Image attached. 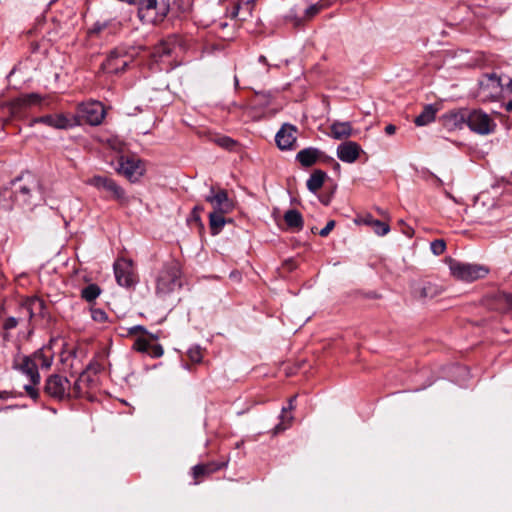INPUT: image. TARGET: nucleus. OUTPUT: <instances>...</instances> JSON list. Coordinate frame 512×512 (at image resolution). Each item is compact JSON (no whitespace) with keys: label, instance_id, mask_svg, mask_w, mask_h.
Returning a JSON list of instances; mask_svg holds the SVG:
<instances>
[{"label":"nucleus","instance_id":"f257e3e1","mask_svg":"<svg viewBox=\"0 0 512 512\" xmlns=\"http://www.w3.org/2000/svg\"><path fill=\"white\" fill-rule=\"evenodd\" d=\"M447 263L451 275L459 281L473 282L486 277L489 273V268L481 264L464 263L451 258Z\"/></svg>","mask_w":512,"mask_h":512},{"label":"nucleus","instance_id":"603ef678","mask_svg":"<svg viewBox=\"0 0 512 512\" xmlns=\"http://www.w3.org/2000/svg\"><path fill=\"white\" fill-rule=\"evenodd\" d=\"M506 110H507L508 112H512V101H510V102H508V103L506 104Z\"/></svg>","mask_w":512,"mask_h":512},{"label":"nucleus","instance_id":"39448f33","mask_svg":"<svg viewBox=\"0 0 512 512\" xmlns=\"http://www.w3.org/2000/svg\"><path fill=\"white\" fill-rule=\"evenodd\" d=\"M87 184L97 188L98 190H104L109 194L111 199L116 200L121 204L128 203V198L124 189L109 177L95 175L87 180Z\"/></svg>","mask_w":512,"mask_h":512},{"label":"nucleus","instance_id":"a211bd4d","mask_svg":"<svg viewBox=\"0 0 512 512\" xmlns=\"http://www.w3.org/2000/svg\"><path fill=\"white\" fill-rule=\"evenodd\" d=\"M480 90L486 97H495L501 92L500 78L496 74L485 75L480 81Z\"/></svg>","mask_w":512,"mask_h":512},{"label":"nucleus","instance_id":"9d476101","mask_svg":"<svg viewBox=\"0 0 512 512\" xmlns=\"http://www.w3.org/2000/svg\"><path fill=\"white\" fill-rule=\"evenodd\" d=\"M114 272L117 283L124 287H130L137 282V275L133 262L129 259H119L114 264Z\"/></svg>","mask_w":512,"mask_h":512},{"label":"nucleus","instance_id":"4c0bfd02","mask_svg":"<svg viewBox=\"0 0 512 512\" xmlns=\"http://www.w3.org/2000/svg\"><path fill=\"white\" fill-rule=\"evenodd\" d=\"M151 343L142 337L135 340L133 348L138 352L148 353Z\"/></svg>","mask_w":512,"mask_h":512},{"label":"nucleus","instance_id":"473e14b6","mask_svg":"<svg viewBox=\"0 0 512 512\" xmlns=\"http://www.w3.org/2000/svg\"><path fill=\"white\" fill-rule=\"evenodd\" d=\"M101 293V289L96 284H90L81 291V297L87 302L94 301Z\"/></svg>","mask_w":512,"mask_h":512},{"label":"nucleus","instance_id":"4468645a","mask_svg":"<svg viewBox=\"0 0 512 512\" xmlns=\"http://www.w3.org/2000/svg\"><path fill=\"white\" fill-rule=\"evenodd\" d=\"M44 309V301L38 297H32L22 302L19 312L28 320H32L34 317L43 316Z\"/></svg>","mask_w":512,"mask_h":512},{"label":"nucleus","instance_id":"f3484780","mask_svg":"<svg viewBox=\"0 0 512 512\" xmlns=\"http://www.w3.org/2000/svg\"><path fill=\"white\" fill-rule=\"evenodd\" d=\"M226 465V462H209L195 465L192 468V475L195 480V484L200 483L201 479L210 476L211 474L220 470Z\"/></svg>","mask_w":512,"mask_h":512},{"label":"nucleus","instance_id":"9b49d317","mask_svg":"<svg viewBox=\"0 0 512 512\" xmlns=\"http://www.w3.org/2000/svg\"><path fill=\"white\" fill-rule=\"evenodd\" d=\"M119 166L117 172L129 181H137L144 173L142 162L136 157H123L119 158Z\"/></svg>","mask_w":512,"mask_h":512},{"label":"nucleus","instance_id":"3c124183","mask_svg":"<svg viewBox=\"0 0 512 512\" xmlns=\"http://www.w3.org/2000/svg\"><path fill=\"white\" fill-rule=\"evenodd\" d=\"M295 398H296V396H293V397H291V398H290V400H289V405H288V407L286 408V409H287V411H292V410L295 408V406H294Z\"/></svg>","mask_w":512,"mask_h":512},{"label":"nucleus","instance_id":"a18cd8bd","mask_svg":"<svg viewBox=\"0 0 512 512\" xmlns=\"http://www.w3.org/2000/svg\"><path fill=\"white\" fill-rule=\"evenodd\" d=\"M11 196L12 192L9 190H5L0 194V209L8 211L12 208V205L10 203H2V200H5L6 198H11Z\"/></svg>","mask_w":512,"mask_h":512},{"label":"nucleus","instance_id":"5fc2aeb1","mask_svg":"<svg viewBox=\"0 0 512 512\" xmlns=\"http://www.w3.org/2000/svg\"><path fill=\"white\" fill-rule=\"evenodd\" d=\"M508 89L510 92H512V78L510 79V81L508 83Z\"/></svg>","mask_w":512,"mask_h":512},{"label":"nucleus","instance_id":"f8f14e48","mask_svg":"<svg viewBox=\"0 0 512 512\" xmlns=\"http://www.w3.org/2000/svg\"><path fill=\"white\" fill-rule=\"evenodd\" d=\"M205 200L212 206V212L228 214L234 208L233 201L228 197L224 189L211 187L210 194L205 197Z\"/></svg>","mask_w":512,"mask_h":512},{"label":"nucleus","instance_id":"a19ab883","mask_svg":"<svg viewBox=\"0 0 512 512\" xmlns=\"http://www.w3.org/2000/svg\"><path fill=\"white\" fill-rule=\"evenodd\" d=\"M325 7V4L322 2L316 3L308 7L305 11V15L307 18H312L316 14H318L323 8Z\"/></svg>","mask_w":512,"mask_h":512},{"label":"nucleus","instance_id":"c9c22d12","mask_svg":"<svg viewBox=\"0 0 512 512\" xmlns=\"http://www.w3.org/2000/svg\"><path fill=\"white\" fill-rule=\"evenodd\" d=\"M213 141L219 145L220 147H223L225 149H232L236 142L231 139L230 137H227V136H217L215 138H213Z\"/></svg>","mask_w":512,"mask_h":512},{"label":"nucleus","instance_id":"6e6552de","mask_svg":"<svg viewBox=\"0 0 512 512\" xmlns=\"http://www.w3.org/2000/svg\"><path fill=\"white\" fill-rule=\"evenodd\" d=\"M132 60V55L128 54L125 50L115 49L108 55L101 68L106 73L119 74L125 71Z\"/></svg>","mask_w":512,"mask_h":512},{"label":"nucleus","instance_id":"dca6fc26","mask_svg":"<svg viewBox=\"0 0 512 512\" xmlns=\"http://www.w3.org/2000/svg\"><path fill=\"white\" fill-rule=\"evenodd\" d=\"M41 102L42 98L39 94H25L10 102V110L11 113L15 115L18 114L22 109L40 105Z\"/></svg>","mask_w":512,"mask_h":512},{"label":"nucleus","instance_id":"a878e982","mask_svg":"<svg viewBox=\"0 0 512 512\" xmlns=\"http://www.w3.org/2000/svg\"><path fill=\"white\" fill-rule=\"evenodd\" d=\"M284 221L288 228L293 231H300L304 225L301 213L295 209H290L285 212Z\"/></svg>","mask_w":512,"mask_h":512},{"label":"nucleus","instance_id":"72a5a7b5","mask_svg":"<svg viewBox=\"0 0 512 512\" xmlns=\"http://www.w3.org/2000/svg\"><path fill=\"white\" fill-rule=\"evenodd\" d=\"M32 358L35 362V364L38 366H41L42 368L48 369L52 364V358L49 356H46L43 352V350H38L35 353H33Z\"/></svg>","mask_w":512,"mask_h":512},{"label":"nucleus","instance_id":"4be33fe9","mask_svg":"<svg viewBox=\"0 0 512 512\" xmlns=\"http://www.w3.org/2000/svg\"><path fill=\"white\" fill-rule=\"evenodd\" d=\"M81 124L77 116L53 114V128L67 130Z\"/></svg>","mask_w":512,"mask_h":512},{"label":"nucleus","instance_id":"1a4fd4ad","mask_svg":"<svg viewBox=\"0 0 512 512\" xmlns=\"http://www.w3.org/2000/svg\"><path fill=\"white\" fill-rule=\"evenodd\" d=\"M44 391L50 397L58 400L72 396L69 380L60 375H51L46 380Z\"/></svg>","mask_w":512,"mask_h":512},{"label":"nucleus","instance_id":"49530a36","mask_svg":"<svg viewBox=\"0 0 512 512\" xmlns=\"http://www.w3.org/2000/svg\"><path fill=\"white\" fill-rule=\"evenodd\" d=\"M43 123L53 128V115H45L32 120V124Z\"/></svg>","mask_w":512,"mask_h":512},{"label":"nucleus","instance_id":"ea45409f","mask_svg":"<svg viewBox=\"0 0 512 512\" xmlns=\"http://www.w3.org/2000/svg\"><path fill=\"white\" fill-rule=\"evenodd\" d=\"M108 146L115 151L121 152L124 149L125 143L118 137H111L107 140Z\"/></svg>","mask_w":512,"mask_h":512},{"label":"nucleus","instance_id":"e433bc0d","mask_svg":"<svg viewBox=\"0 0 512 512\" xmlns=\"http://www.w3.org/2000/svg\"><path fill=\"white\" fill-rule=\"evenodd\" d=\"M187 356L192 363H200L203 358V353L200 347L195 346L187 351Z\"/></svg>","mask_w":512,"mask_h":512},{"label":"nucleus","instance_id":"6ab92c4d","mask_svg":"<svg viewBox=\"0 0 512 512\" xmlns=\"http://www.w3.org/2000/svg\"><path fill=\"white\" fill-rule=\"evenodd\" d=\"M468 110L450 111L443 116V124L448 129L462 128L467 124Z\"/></svg>","mask_w":512,"mask_h":512},{"label":"nucleus","instance_id":"864d4df0","mask_svg":"<svg viewBox=\"0 0 512 512\" xmlns=\"http://www.w3.org/2000/svg\"><path fill=\"white\" fill-rule=\"evenodd\" d=\"M202 210H203V208L196 206V207L193 209V213H194V214H196L197 212L202 211Z\"/></svg>","mask_w":512,"mask_h":512},{"label":"nucleus","instance_id":"2eb2a0df","mask_svg":"<svg viewBox=\"0 0 512 512\" xmlns=\"http://www.w3.org/2000/svg\"><path fill=\"white\" fill-rule=\"evenodd\" d=\"M361 146L353 141H346L337 148V157L345 163H354L361 153Z\"/></svg>","mask_w":512,"mask_h":512},{"label":"nucleus","instance_id":"393cba45","mask_svg":"<svg viewBox=\"0 0 512 512\" xmlns=\"http://www.w3.org/2000/svg\"><path fill=\"white\" fill-rule=\"evenodd\" d=\"M358 222L371 226L374 232L379 236H384L390 231V227L388 224L380 220L374 219L369 214L361 217Z\"/></svg>","mask_w":512,"mask_h":512},{"label":"nucleus","instance_id":"cd10ccee","mask_svg":"<svg viewBox=\"0 0 512 512\" xmlns=\"http://www.w3.org/2000/svg\"><path fill=\"white\" fill-rule=\"evenodd\" d=\"M326 176L324 171L315 170L307 180V188L313 193L317 192L322 187Z\"/></svg>","mask_w":512,"mask_h":512},{"label":"nucleus","instance_id":"37998d69","mask_svg":"<svg viewBox=\"0 0 512 512\" xmlns=\"http://www.w3.org/2000/svg\"><path fill=\"white\" fill-rule=\"evenodd\" d=\"M22 319V317L16 318V317H8L4 320L2 327L4 330L9 331L11 329H14L19 321Z\"/></svg>","mask_w":512,"mask_h":512},{"label":"nucleus","instance_id":"de8ad7c7","mask_svg":"<svg viewBox=\"0 0 512 512\" xmlns=\"http://www.w3.org/2000/svg\"><path fill=\"white\" fill-rule=\"evenodd\" d=\"M334 227H335V221L334 220L328 221L326 226L320 230L319 235L322 237L328 236V234L333 230Z\"/></svg>","mask_w":512,"mask_h":512},{"label":"nucleus","instance_id":"2f4dec72","mask_svg":"<svg viewBox=\"0 0 512 512\" xmlns=\"http://www.w3.org/2000/svg\"><path fill=\"white\" fill-rule=\"evenodd\" d=\"M256 0H239L231 11V16L233 18L238 17L240 10H244L246 14H250L252 11V6Z\"/></svg>","mask_w":512,"mask_h":512},{"label":"nucleus","instance_id":"79ce46f5","mask_svg":"<svg viewBox=\"0 0 512 512\" xmlns=\"http://www.w3.org/2000/svg\"><path fill=\"white\" fill-rule=\"evenodd\" d=\"M92 319L98 323H104L107 320V314L102 309L91 310Z\"/></svg>","mask_w":512,"mask_h":512},{"label":"nucleus","instance_id":"f03ea898","mask_svg":"<svg viewBox=\"0 0 512 512\" xmlns=\"http://www.w3.org/2000/svg\"><path fill=\"white\" fill-rule=\"evenodd\" d=\"M180 266L176 261L166 263L156 279V293L165 296L180 287Z\"/></svg>","mask_w":512,"mask_h":512},{"label":"nucleus","instance_id":"aec40b11","mask_svg":"<svg viewBox=\"0 0 512 512\" xmlns=\"http://www.w3.org/2000/svg\"><path fill=\"white\" fill-rule=\"evenodd\" d=\"M92 383L93 379L91 374L88 371L82 372L74 382L73 387H71L72 396L80 397L86 394Z\"/></svg>","mask_w":512,"mask_h":512},{"label":"nucleus","instance_id":"ddd939ff","mask_svg":"<svg viewBox=\"0 0 512 512\" xmlns=\"http://www.w3.org/2000/svg\"><path fill=\"white\" fill-rule=\"evenodd\" d=\"M297 133L296 126L284 123L275 135V142L281 150H294L297 147Z\"/></svg>","mask_w":512,"mask_h":512},{"label":"nucleus","instance_id":"58836bf2","mask_svg":"<svg viewBox=\"0 0 512 512\" xmlns=\"http://www.w3.org/2000/svg\"><path fill=\"white\" fill-rule=\"evenodd\" d=\"M419 293H420L421 297L425 298V297H434L435 295H437L438 291H437V287L428 283L420 289Z\"/></svg>","mask_w":512,"mask_h":512},{"label":"nucleus","instance_id":"b1692460","mask_svg":"<svg viewBox=\"0 0 512 512\" xmlns=\"http://www.w3.org/2000/svg\"><path fill=\"white\" fill-rule=\"evenodd\" d=\"M493 301L491 307L497 311L505 312L512 310V294L498 292L493 296Z\"/></svg>","mask_w":512,"mask_h":512},{"label":"nucleus","instance_id":"0eeeda50","mask_svg":"<svg viewBox=\"0 0 512 512\" xmlns=\"http://www.w3.org/2000/svg\"><path fill=\"white\" fill-rule=\"evenodd\" d=\"M105 115V108L98 101H90L78 105V119H82L92 126L100 125Z\"/></svg>","mask_w":512,"mask_h":512},{"label":"nucleus","instance_id":"423d86ee","mask_svg":"<svg viewBox=\"0 0 512 512\" xmlns=\"http://www.w3.org/2000/svg\"><path fill=\"white\" fill-rule=\"evenodd\" d=\"M467 125L475 133L488 135L496 128L495 121L482 110H468Z\"/></svg>","mask_w":512,"mask_h":512},{"label":"nucleus","instance_id":"5701e85b","mask_svg":"<svg viewBox=\"0 0 512 512\" xmlns=\"http://www.w3.org/2000/svg\"><path fill=\"white\" fill-rule=\"evenodd\" d=\"M320 154L321 152L316 148H305L297 153L296 159L302 166L310 167L316 163Z\"/></svg>","mask_w":512,"mask_h":512},{"label":"nucleus","instance_id":"c85d7f7f","mask_svg":"<svg viewBox=\"0 0 512 512\" xmlns=\"http://www.w3.org/2000/svg\"><path fill=\"white\" fill-rule=\"evenodd\" d=\"M226 213L211 212L209 214V226L213 235L218 234L224 227L226 220L224 215Z\"/></svg>","mask_w":512,"mask_h":512},{"label":"nucleus","instance_id":"7ed1b4c3","mask_svg":"<svg viewBox=\"0 0 512 512\" xmlns=\"http://www.w3.org/2000/svg\"><path fill=\"white\" fill-rule=\"evenodd\" d=\"M14 367L27 376L30 383L24 385V389L32 399L39 396L36 386L40 383V374L32 356H22L15 360Z\"/></svg>","mask_w":512,"mask_h":512},{"label":"nucleus","instance_id":"c756f323","mask_svg":"<svg viewBox=\"0 0 512 512\" xmlns=\"http://www.w3.org/2000/svg\"><path fill=\"white\" fill-rule=\"evenodd\" d=\"M174 49V42L171 40L162 41L158 46L155 47L152 57L155 61L162 59L164 56H168Z\"/></svg>","mask_w":512,"mask_h":512},{"label":"nucleus","instance_id":"412c9836","mask_svg":"<svg viewBox=\"0 0 512 512\" xmlns=\"http://www.w3.org/2000/svg\"><path fill=\"white\" fill-rule=\"evenodd\" d=\"M330 135L337 140L346 139L353 135V128L350 122L335 121L330 126Z\"/></svg>","mask_w":512,"mask_h":512},{"label":"nucleus","instance_id":"7c9ffc66","mask_svg":"<svg viewBox=\"0 0 512 512\" xmlns=\"http://www.w3.org/2000/svg\"><path fill=\"white\" fill-rule=\"evenodd\" d=\"M292 422H293V416L291 414H289L287 409L284 407L282 409V413L280 416V423L277 424L275 426V428L273 429V435H277L280 432H283L284 430H286L288 427L291 426Z\"/></svg>","mask_w":512,"mask_h":512},{"label":"nucleus","instance_id":"20e7f679","mask_svg":"<svg viewBox=\"0 0 512 512\" xmlns=\"http://www.w3.org/2000/svg\"><path fill=\"white\" fill-rule=\"evenodd\" d=\"M16 186V199L24 205H29L32 200L40 195V182L32 175L21 177L14 182Z\"/></svg>","mask_w":512,"mask_h":512},{"label":"nucleus","instance_id":"c03bdc74","mask_svg":"<svg viewBox=\"0 0 512 512\" xmlns=\"http://www.w3.org/2000/svg\"><path fill=\"white\" fill-rule=\"evenodd\" d=\"M163 353L164 351L160 344L151 343L147 354L153 358H159L163 355Z\"/></svg>","mask_w":512,"mask_h":512},{"label":"nucleus","instance_id":"f704fd0d","mask_svg":"<svg viewBox=\"0 0 512 512\" xmlns=\"http://www.w3.org/2000/svg\"><path fill=\"white\" fill-rule=\"evenodd\" d=\"M430 249L434 255H442L446 250V243L442 239H436L431 242Z\"/></svg>","mask_w":512,"mask_h":512},{"label":"nucleus","instance_id":"8fccbe9b","mask_svg":"<svg viewBox=\"0 0 512 512\" xmlns=\"http://www.w3.org/2000/svg\"><path fill=\"white\" fill-rule=\"evenodd\" d=\"M136 332H145V329L142 326H134L130 329V333H136Z\"/></svg>","mask_w":512,"mask_h":512},{"label":"nucleus","instance_id":"09e8293b","mask_svg":"<svg viewBox=\"0 0 512 512\" xmlns=\"http://www.w3.org/2000/svg\"><path fill=\"white\" fill-rule=\"evenodd\" d=\"M385 132L388 135H393L396 132V126L393 124H389L385 127Z\"/></svg>","mask_w":512,"mask_h":512},{"label":"nucleus","instance_id":"bb28decb","mask_svg":"<svg viewBox=\"0 0 512 512\" xmlns=\"http://www.w3.org/2000/svg\"><path fill=\"white\" fill-rule=\"evenodd\" d=\"M437 109L433 105H427L424 107L420 115L415 118V124L417 126H425L435 120Z\"/></svg>","mask_w":512,"mask_h":512},{"label":"nucleus","instance_id":"6e6d98bb","mask_svg":"<svg viewBox=\"0 0 512 512\" xmlns=\"http://www.w3.org/2000/svg\"><path fill=\"white\" fill-rule=\"evenodd\" d=\"M259 60H260L261 62H264V61H265V57H264V56H261V57L259 58Z\"/></svg>","mask_w":512,"mask_h":512}]
</instances>
